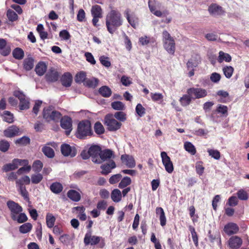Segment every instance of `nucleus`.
<instances>
[{"instance_id": "c85d7f7f", "label": "nucleus", "mask_w": 249, "mask_h": 249, "mask_svg": "<svg viewBox=\"0 0 249 249\" xmlns=\"http://www.w3.org/2000/svg\"><path fill=\"white\" fill-rule=\"evenodd\" d=\"M99 92L102 96L105 97H109L112 93L111 89L106 86L101 87L99 89Z\"/></svg>"}, {"instance_id": "20e7f679", "label": "nucleus", "mask_w": 249, "mask_h": 249, "mask_svg": "<svg viewBox=\"0 0 249 249\" xmlns=\"http://www.w3.org/2000/svg\"><path fill=\"white\" fill-rule=\"evenodd\" d=\"M105 124L109 131H116L120 128L122 124L118 122L112 114H108L105 117Z\"/></svg>"}, {"instance_id": "a18cd8bd", "label": "nucleus", "mask_w": 249, "mask_h": 249, "mask_svg": "<svg viewBox=\"0 0 249 249\" xmlns=\"http://www.w3.org/2000/svg\"><path fill=\"white\" fill-rule=\"evenodd\" d=\"M27 219V217L24 213H20L18 215L15 216V219H12L17 221L19 223H21L26 221Z\"/></svg>"}, {"instance_id": "13d9d810", "label": "nucleus", "mask_w": 249, "mask_h": 249, "mask_svg": "<svg viewBox=\"0 0 249 249\" xmlns=\"http://www.w3.org/2000/svg\"><path fill=\"white\" fill-rule=\"evenodd\" d=\"M126 18L133 27H136L138 23V19L137 17H126Z\"/></svg>"}, {"instance_id": "1a4fd4ad", "label": "nucleus", "mask_w": 249, "mask_h": 249, "mask_svg": "<svg viewBox=\"0 0 249 249\" xmlns=\"http://www.w3.org/2000/svg\"><path fill=\"white\" fill-rule=\"evenodd\" d=\"M88 150L92 161L96 163H100L98 158L101 150V147L97 145H92L89 147Z\"/></svg>"}, {"instance_id": "4468645a", "label": "nucleus", "mask_w": 249, "mask_h": 249, "mask_svg": "<svg viewBox=\"0 0 249 249\" xmlns=\"http://www.w3.org/2000/svg\"><path fill=\"white\" fill-rule=\"evenodd\" d=\"M101 238L99 236L91 235L90 232H88L85 236L84 242L86 245H95L100 242Z\"/></svg>"}, {"instance_id": "f704fd0d", "label": "nucleus", "mask_w": 249, "mask_h": 249, "mask_svg": "<svg viewBox=\"0 0 249 249\" xmlns=\"http://www.w3.org/2000/svg\"><path fill=\"white\" fill-rule=\"evenodd\" d=\"M51 190L55 194L60 193L63 190L62 185L58 182L53 183L50 186Z\"/></svg>"}, {"instance_id": "72a5a7b5", "label": "nucleus", "mask_w": 249, "mask_h": 249, "mask_svg": "<svg viewBox=\"0 0 249 249\" xmlns=\"http://www.w3.org/2000/svg\"><path fill=\"white\" fill-rule=\"evenodd\" d=\"M111 107L116 110H124L125 108V105L120 101L113 102L111 104Z\"/></svg>"}, {"instance_id": "cd10ccee", "label": "nucleus", "mask_w": 249, "mask_h": 249, "mask_svg": "<svg viewBox=\"0 0 249 249\" xmlns=\"http://www.w3.org/2000/svg\"><path fill=\"white\" fill-rule=\"evenodd\" d=\"M111 198L115 202H119L122 199V194L121 191L117 189H114L111 194Z\"/></svg>"}, {"instance_id": "a878e982", "label": "nucleus", "mask_w": 249, "mask_h": 249, "mask_svg": "<svg viewBox=\"0 0 249 249\" xmlns=\"http://www.w3.org/2000/svg\"><path fill=\"white\" fill-rule=\"evenodd\" d=\"M11 8L13 9L16 12L12 10H8L7 12V16H17L18 14L20 15L22 13V10L21 7L17 4H13L11 5Z\"/></svg>"}, {"instance_id": "09e8293b", "label": "nucleus", "mask_w": 249, "mask_h": 249, "mask_svg": "<svg viewBox=\"0 0 249 249\" xmlns=\"http://www.w3.org/2000/svg\"><path fill=\"white\" fill-rule=\"evenodd\" d=\"M84 84L90 87H95L98 84V80L95 78L87 79Z\"/></svg>"}, {"instance_id": "473e14b6", "label": "nucleus", "mask_w": 249, "mask_h": 249, "mask_svg": "<svg viewBox=\"0 0 249 249\" xmlns=\"http://www.w3.org/2000/svg\"><path fill=\"white\" fill-rule=\"evenodd\" d=\"M184 147L188 152L192 155H194L196 153V149L191 142H185L184 144Z\"/></svg>"}, {"instance_id": "b1692460", "label": "nucleus", "mask_w": 249, "mask_h": 249, "mask_svg": "<svg viewBox=\"0 0 249 249\" xmlns=\"http://www.w3.org/2000/svg\"><path fill=\"white\" fill-rule=\"evenodd\" d=\"M47 70V66L44 62H39L36 67L35 71L39 76L43 75Z\"/></svg>"}, {"instance_id": "a211bd4d", "label": "nucleus", "mask_w": 249, "mask_h": 249, "mask_svg": "<svg viewBox=\"0 0 249 249\" xmlns=\"http://www.w3.org/2000/svg\"><path fill=\"white\" fill-rule=\"evenodd\" d=\"M116 167V164L113 160H111L108 163L102 164L101 168L102 169L101 174L103 175H107L110 173L111 170Z\"/></svg>"}, {"instance_id": "0e129e2a", "label": "nucleus", "mask_w": 249, "mask_h": 249, "mask_svg": "<svg viewBox=\"0 0 249 249\" xmlns=\"http://www.w3.org/2000/svg\"><path fill=\"white\" fill-rule=\"evenodd\" d=\"M4 120L9 123H12L13 121V115L8 111H5L3 116Z\"/></svg>"}, {"instance_id": "37998d69", "label": "nucleus", "mask_w": 249, "mask_h": 249, "mask_svg": "<svg viewBox=\"0 0 249 249\" xmlns=\"http://www.w3.org/2000/svg\"><path fill=\"white\" fill-rule=\"evenodd\" d=\"M91 12L92 16H101L102 14V10L100 6L98 5H95L92 6Z\"/></svg>"}, {"instance_id": "393cba45", "label": "nucleus", "mask_w": 249, "mask_h": 249, "mask_svg": "<svg viewBox=\"0 0 249 249\" xmlns=\"http://www.w3.org/2000/svg\"><path fill=\"white\" fill-rule=\"evenodd\" d=\"M68 197L73 201L77 202L80 200L81 196L76 191L70 190L67 193Z\"/></svg>"}, {"instance_id": "f8f14e48", "label": "nucleus", "mask_w": 249, "mask_h": 249, "mask_svg": "<svg viewBox=\"0 0 249 249\" xmlns=\"http://www.w3.org/2000/svg\"><path fill=\"white\" fill-rule=\"evenodd\" d=\"M61 126L66 130V134L68 135L72 130V120L71 119L67 116L62 118L60 121Z\"/></svg>"}, {"instance_id": "69168bd1", "label": "nucleus", "mask_w": 249, "mask_h": 249, "mask_svg": "<svg viewBox=\"0 0 249 249\" xmlns=\"http://www.w3.org/2000/svg\"><path fill=\"white\" fill-rule=\"evenodd\" d=\"M18 191L25 199L27 200L29 199L28 193L25 186H20V187L18 188Z\"/></svg>"}, {"instance_id": "ddd939ff", "label": "nucleus", "mask_w": 249, "mask_h": 249, "mask_svg": "<svg viewBox=\"0 0 249 249\" xmlns=\"http://www.w3.org/2000/svg\"><path fill=\"white\" fill-rule=\"evenodd\" d=\"M24 161L19 159H14L12 162L4 165L2 167V170L5 172L14 170L17 169L19 165L21 164L22 162Z\"/></svg>"}, {"instance_id": "7c9ffc66", "label": "nucleus", "mask_w": 249, "mask_h": 249, "mask_svg": "<svg viewBox=\"0 0 249 249\" xmlns=\"http://www.w3.org/2000/svg\"><path fill=\"white\" fill-rule=\"evenodd\" d=\"M34 65V59L33 58L28 57L24 59L23 67L26 71L31 70L33 68Z\"/></svg>"}, {"instance_id": "c9c22d12", "label": "nucleus", "mask_w": 249, "mask_h": 249, "mask_svg": "<svg viewBox=\"0 0 249 249\" xmlns=\"http://www.w3.org/2000/svg\"><path fill=\"white\" fill-rule=\"evenodd\" d=\"M46 224L48 228H52L54 224L55 221V217L50 213H47L46 215Z\"/></svg>"}, {"instance_id": "6ab92c4d", "label": "nucleus", "mask_w": 249, "mask_h": 249, "mask_svg": "<svg viewBox=\"0 0 249 249\" xmlns=\"http://www.w3.org/2000/svg\"><path fill=\"white\" fill-rule=\"evenodd\" d=\"M3 133L8 138L15 137L18 135L19 128L16 125H12L5 129Z\"/></svg>"}, {"instance_id": "de8ad7c7", "label": "nucleus", "mask_w": 249, "mask_h": 249, "mask_svg": "<svg viewBox=\"0 0 249 249\" xmlns=\"http://www.w3.org/2000/svg\"><path fill=\"white\" fill-rule=\"evenodd\" d=\"M94 128L95 132L98 134H101L104 133V127L100 122H97L95 124Z\"/></svg>"}, {"instance_id": "680f3d73", "label": "nucleus", "mask_w": 249, "mask_h": 249, "mask_svg": "<svg viewBox=\"0 0 249 249\" xmlns=\"http://www.w3.org/2000/svg\"><path fill=\"white\" fill-rule=\"evenodd\" d=\"M100 61L101 63L106 67H109L111 65V63L109 61V58L105 56H101L100 57Z\"/></svg>"}, {"instance_id": "9d476101", "label": "nucleus", "mask_w": 249, "mask_h": 249, "mask_svg": "<svg viewBox=\"0 0 249 249\" xmlns=\"http://www.w3.org/2000/svg\"><path fill=\"white\" fill-rule=\"evenodd\" d=\"M62 154L66 157H74L76 155V150L73 146H71L68 144H63L61 146Z\"/></svg>"}, {"instance_id": "2f4dec72", "label": "nucleus", "mask_w": 249, "mask_h": 249, "mask_svg": "<svg viewBox=\"0 0 249 249\" xmlns=\"http://www.w3.org/2000/svg\"><path fill=\"white\" fill-rule=\"evenodd\" d=\"M159 3L156 0H149L148 6L150 11L156 16H159L158 14V11L157 10Z\"/></svg>"}, {"instance_id": "0eeeda50", "label": "nucleus", "mask_w": 249, "mask_h": 249, "mask_svg": "<svg viewBox=\"0 0 249 249\" xmlns=\"http://www.w3.org/2000/svg\"><path fill=\"white\" fill-rule=\"evenodd\" d=\"M7 205L10 211L11 216L12 219H15V216L18 215L22 211V207L13 201H8Z\"/></svg>"}, {"instance_id": "774afa93", "label": "nucleus", "mask_w": 249, "mask_h": 249, "mask_svg": "<svg viewBox=\"0 0 249 249\" xmlns=\"http://www.w3.org/2000/svg\"><path fill=\"white\" fill-rule=\"evenodd\" d=\"M13 95L16 97L18 98L19 101H22L23 99H25L26 97L25 95L23 94V93L20 90H15L13 92Z\"/></svg>"}, {"instance_id": "7ed1b4c3", "label": "nucleus", "mask_w": 249, "mask_h": 249, "mask_svg": "<svg viewBox=\"0 0 249 249\" xmlns=\"http://www.w3.org/2000/svg\"><path fill=\"white\" fill-rule=\"evenodd\" d=\"M43 116L44 119L48 122H58L61 117V114L49 107L44 109Z\"/></svg>"}, {"instance_id": "5701e85b", "label": "nucleus", "mask_w": 249, "mask_h": 249, "mask_svg": "<svg viewBox=\"0 0 249 249\" xmlns=\"http://www.w3.org/2000/svg\"><path fill=\"white\" fill-rule=\"evenodd\" d=\"M61 80L63 86L70 87L72 82V76L70 73H66L62 76Z\"/></svg>"}, {"instance_id": "4be33fe9", "label": "nucleus", "mask_w": 249, "mask_h": 249, "mask_svg": "<svg viewBox=\"0 0 249 249\" xmlns=\"http://www.w3.org/2000/svg\"><path fill=\"white\" fill-rule=\"evenodd\" d=\"M0 50L1 54L4 56L8 55L11 52L10 47L6 45V40L2 38H0Z\"/></svg>"}, {"instance_id": "e433bc0d", "label": "nucleus", "mask_w": 249, "mask_h": 249, "mask_svg": "<svg viewBox=\"0 0 249 249\" xmlns=\"http://www.w3.org/2000/svg\"><path fill=\"white\" fill-rule=\"evenodd\" d=\"M13 55L17 59H21L24 57V52L21 49L17 48L13 51Z\"/></svg>"}, {"instance_id": "a19ab883", "label": "nucleus", "mask_w": 249, "mask_h": 249, "mask_svg": "<svg viewBox=\"0 0 249 249\" xmlns=\"http://www.w3.org/2000/svg\"><path fill=\"white\" fill-rule=\"evenodd\" d=\"M32 228V225L30 223H26L19 227V231L22 233H26L29 232Z\"/></svg>"}, {"instance_id": "aec40b11", "label": "nucleus", "mask_w": 249, "mask_h": 249, "mask_svg": "<svg viewBox=\"0 0 249 249\" xmlns=\"http://www.w3.org/2000/svg\"><path fill=\"white\" fill-rule=\"evenodd\" d=\"M208 11L211 14L223 15L225 12L222 7L216 3H213L209 7Z\"/></svg>"}, {"instance_id": "338daca9", "label": "nucleus", "mask_w": 249, "mask_h": 249, "mask_svg": "<svg viewBox=\"0 0 249 249\" xmlns=\"http://www.w3.org/2000/svg\"><path fill=\"white\" fill-rule=\"evenodd\" d=\"M59 240L63 244L65 245H68L70 243L71 239L69 235L63 234L60 236Z\"/></svg>"}, {"instance_id": "052dcab7", "label": "nucleus", "mask_w": 249, "mask_h": 249, "mask_svg": "<svg viewBox=\"0 0 249 249\" xmlns=\"http://www.w3.org/2000/svg\"><path fill=\"white\" fill-rule=\"evenodd\" d=\"M10 144L9 142L5 140L0 141V150L2 152H6L9 148Z\"/></svg>"}, {"instance_id": "ea45409f", "label": "nucleus", "mask_w": 249, "mask_h": 249, "mask_svg": "<svg viewBox=\"0 0 249 249\" xmlns=\"http://www.w3.org/2000/svg\"><path fill=\"white\" fill-rule=\"evenodd\" d=\"M192 97L189 94L184 95L180 99L181 104L183 106H186L189 105L191 102Z\"/></svg>"}, {"instance_id": "dca6fc26", "label": "nucleus", "mask_w": 249, "mask_h": 249, "mask_svg": "<svg viewBox=\"0 0 249 249\" xmlns=\"http://www.w3.org/2000/svg\"><path fill=\"white\" fill-rule=\"evenodd\" d=\"M121 160L128 168H133L136 165L135 160L134 158L129 155H123L121 156Z\"/></svg>"}, {"instance_id": "e2e57ef3", "label": "nucleus", "mask_w": 249, "mask_h": 249, "mask_svg": "<svg viewBox=\"0 0 249 249\" xmlns=\"http://www.w3.org/2000/svg\"><path fill=\"white\" fill-rule=\"evenodd\" d=\"M59 36L62 40H68L70 38L71 35L67 30H63L60 32Z\"/></svg>"}, {"instance_id": "79ce46f5", "label": "nucleus", "mask_w": 249, "mask_h": 249, "mask_svg": "<svg viewBox=\"0 0 249 249\" xmlns=\"http://www.w3.org/2000/svg\"><path fill=\"white\" fill-rule=\"evenodd\" d=\"M43 179V176L40 173L33 174L31 176V179L33 184L39 183Z\"/></svg>"}, {"instance_id": "603ef678", "label": "nucleus", "mask_w": 249, "mask_h": 249, "mask_svg": "<svg viewBox=\"0 0 249 249\" xmlns=\"http://www.w3.org/2000/svg\"><path fill=\"white\" fill-rule=\"evenodd\" d=\"M150 96L152 100L154 102H158L160 100H162L163 98V96L161 93L157 92H151L150 93Z\"/></svg>"}, {"instance_id": "5fc2aeb1", "label": "nucleus", "mask_w": 249, "mask_h": 249, "mask_svg": "<svg viewBox=\"0 0 249 249\" xmlns=\"http://www.w3.org/2000/svg\"><path fill=\"white\" fill-rule=\"evenodd\" d=\"M122 177V175L120 174L113 175L109 179V182L111 184L116 183L121 180Z\"/></svg>"}, {"instance_id": "bb28decb", "label": "nucleus", "mask_w": 249, "mask_h": 249, "mask_svg": "<svg viewBox=\"0 0 249 249\" xmlns=\"http://www.w3.org/2000/svg\"><path fill=\"white\" fill-rule=\"evenodd\" d=\"M231 60V57L229 54L225 53L223 51H220L219 52V56L217 59L218 62L222 63L224 61L227 62H230Z\"/></svg>"}, {"instance_id": "c756f323", "label": "nucleus", "mask_w": 249, "mask_h": 249, "mask_svg": "<svg viewBox=\"0 0 249 249\" xmlns=\"http://www.w3.org/2000/svg\"><path fill=\"white\" fill-rule=\"evenodd\" d=\"M199 60L198 59V57L195 56L192 57L188 61L187 63V68L188 69H193L194 68L196 67L198 63Z\"/></svg>"}, {"instance_id": "2eb2a0df", "label": "nucleus", "mask_w": 249, "mask_h": 249, "mask_svg": "<svg viewBox=\"0 0 249 249\" xmlns=\"http://www.w3.org/2000/svg\"><path fill=\"white\" fill-rule=\"evenodd\" d=\"M224 231L227 234L231 235L237 233L239 231V227L236 224L230 222L225 226Z\"/></svg>"}, {"instance_id": "6e6d98bb", "label": "nucleus", "mask_w": 249, "mask_h": 249, "mask_svg": "<svg viewBox=\"0 0 249 249\" xmlns=\"http://www.w3.org/2000/svg\"><path fill=\"white\" fill-rule=\"evenodd\" d=\"M209 155L215 160H219L220 158V152L217 150L208 149Z\"/></svg>"}, {"instance_id": "864d4df0", "label": "nucleus", "mask_w": 249, "mask_h": 249, "mask_svg": "<svg viewBox=\"0 0 249 249\" xmlns=\"http://www.w3.org/2000/svg\"><path fill=\"white\" fill-rule=\"evenodd\" d=\"M136 112L140 117H142L145 114V109L142 104H138L136 107Z\"/></svg>"}, {"instance_id": "f257e3e1", "label": "nucleus", "mask_w": 249, "mask_h": 249, "mask_svg": "<svg viewBox=\"0 0 249 249\" xmlns=\"http://www.w3.org/2000/svg\"><path fill=\"white\" fill-rule=\"evenodd\" d=\"M92 132L91 124L88 120L80 122L78 124L76 132V137L80 139H85L87 136H91Z\"/></svg>"}, {"instance_id": "8fccbe9b", "label": "nucleus", "mask_w": 249, "mask_h": 249, "mask_svg": "<svg viewBox=\"0 0 249 249\" xmlns=\"http://www.w3.org/2000/svg\"><path fill=\"white\" fill-rule=\"evenodd\" d=\"M238 198L242 200H246L249 198L247 192L244 190L241 189L237 193Z\"/></svg>"}, {"instance_id": "412c9836", "label": "nucleus", "mask_w": 249, "mask_h": 249, "mask_svg": "<svg viewBox=\"0 0 249 249\" xmlns=\"http://www.w3.org/2000/svg\"><path fill=\"white\" fill-rule=\"evenodd\" d=\"M59 74L54 69H50L46 74V80L50 82H55L58 79Z\"/></svg>"}, {"instance_id": "4d7b16f0", "label": "nucleus", "mask_w": 249, "mask_h": 249, "mask_svg": "<svg viewBox=\"0 0 249 249\" xmlns=\"http://www.w3.org/2000/svg\"><path fill=\"white\" fill-rule=\"evenodd\" d=\"M114 118L121 122H124L126 120V115L122 111L116 112L113 115Z\"/></svg>"}, {"instance_id": "423d86ee", "label": "nucleus", "mask_w": 249, "mask_h": 249, "mask_svg": "<svg viewBox=\"0 0 249 249\" xmlns=\"http://www.w3.org/2000/svg\"><path fill=\"white\" fill-rule=\"evenodd\" d=\"M106 24L108 32L113 34L116 28L121 25L122 21L120 17H108Z\"/></svg>"}, {"instance_id": "6e6552de", "label": "nucleus", "mask_w": 249, "mask_h": 249, "mask_svg": "<svg viewBox=\"0 0 249 249\" xmlns=\"http://www.w3.org/2000/svg\"><path fill=\"white\" fill-rule=\"evenodd\" d=\"M160 156L162 162L164 166L165 170L168 173H171L174 170V166L170 158L167 155L165 152H161Z\"/></svg>"}, {"instance_id": "f3484780", "label": "nucleus", "mask_w": 249, "mask_h": 249, "mask_svg": "<svg viewBox=\"0 0 249 249\" xmlns=\"http://www.w3.org/2000/svg\"><path fill=\"white\" fill-rule=\"evenodd\" d=\"M242 244V240L237 236L231 237L229 240V245L232 249H238Z\"/></svg>"}, {"instance_id": "49530a36", "label": "nucleus", "mask_w": 249, "mask_h": 249, "mask_svg": "<svg viewBox=\"0 0 249 249\" xmlns=\"http://www.w3.org/2000/svg\"><path fill=\"white\" fill-rule=\"evenodd\" d=\"M19 107L20 110L28 109L30 107V103L28 99L26 98L22 101H19Z\"/></svg>"}, {"instance_id": "9b49d317", "label": "nucleus", "mask_w": 249, "mask_h": 249, "mask_svg": "<svg viewBox=\"0 0 249 249\" xmlns=\"http://www.w3.org/2000/svg\"><path fill=\"white\" fill-rule=\"evenodd\" d=\"M114 157L113 152L112 150L108 149L102 151L101 150L98 160L100 161V163H101L105 161H109Z\"/></svg>"}, {"instance_id": "3c124183", "label": "nucleus", "mask_w": 249, "mask_h": 249, "mask_svg": "<svg viewBox=\"0 0 249 249\" xmlns=\"http://www.w3.org/2000/svg\"><path fill=\"white\" fill-rule=\"evenodd\" d=\"M223 71L225 76L228 78H230L232 75L233 68L231 66H227L223 69Z\"/></svg>"}, {"instance_id": "58836bf2", "label": "nucleus", "mask_w": 249, "mask_h": 249, "mask_svg": "<svg viewBox=\"0 0 249 249\" xmlns=\"http://www.w3.org/2000/svg\"><path fill=\"white\" fill-rule=\"evenodd\" d=\"M131 183V178L128 177H125L121 180L119 184L118 187L121 189H123L128 186Z\"/></svg>"}, {"instance_id": "c03bdc74", "label": "nucleus", "mask_w": 249, "mask_h": 249, "mask_svg": "<svg viewBox=\"0 0 249 249\" xmlns=\"http://www.w3.org/2000/svg\"><path fill=\"white\" fill-rule=\"evenodd\" d=\"M42 152L49 158H53L54 156V151L52 148L45 146L42 148Z\"/></svg>"}, {"instance_id": "bf43d9fd", "label": "nucleus", "mask_w": 249, "mask_h": 249, "mask_svg": "<svg viewBox=\"0 0 249 249\" xmlns=\"http://www.w3.org/2000/svg\"><path fill=\"white\" fill-rule=\"evenodd\" d=\"M43 167V163L40 160L35 161L33 164V169L35 172H39Z\"/></svg>"}, {"instance_id": "f03ea898", "label": "nucleus", "mask_w": 249, "mask_h": 249, "mask_svg": "<svg viewBox=\"0 0 249 249\" xmlns=\"http://www.w3.org/2000/svg\"><path fill=\"white\" fill-rule=\"evenodd\" d=\"M162 37L164 48L169 53L174 54L176 49L174 38L167 31H163Z\"/></svg>"}, {"instance_id": "39448f33", "label": "nucleus", "mask_w": 249, "mask_h": 249, "mask_svg": "<svg viewBox=\"0 0 249 249\" xmlns=\"http://www.w3.org/2000/svg\"><path fill=\"white\" fill-rule=\"evenodd\" d=\"M187 93L193 99L204 98L208 94L206 89L201 88H190L187 89Z\"/></svg>"}, {"instance_id": "4c0bfd02", "label": "nucleus", "mask_w": 249, "mask_h": 249, "mask_svg": "<svg viewBox=\"0 0 249 249\" xmlns=\"http://www.w3.org/2000/svg\"><path fill=\"white\" fill-rule=\"evenodd\" d=\"M86 80V73L84 71H81L76 75L75 81L77 83H85Z\"/></svg>"}]
</instances>
